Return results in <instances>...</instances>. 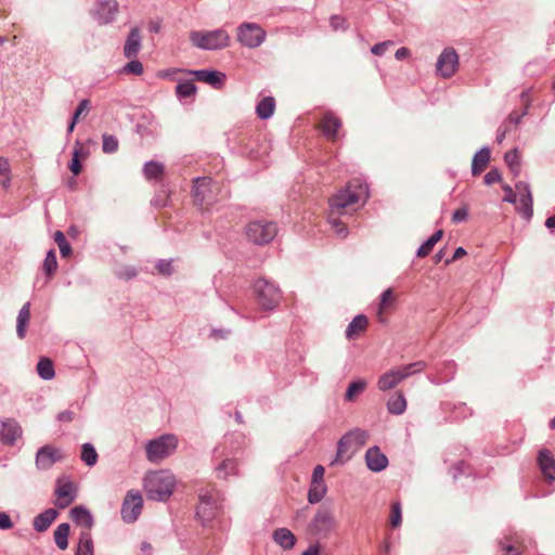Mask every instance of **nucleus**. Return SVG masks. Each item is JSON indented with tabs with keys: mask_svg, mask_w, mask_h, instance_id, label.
I'll return each instance as SVG.
<instances>
[{
	"mask_svg": "<svg viewBox=\"0 0 555 555\" xmlns=\"http://www.w3.org/2000/svg\"><path fill=\"white\" fill-rule=\"evenodd\" d=\"M367 196V186L360 179H353L330 198V214L351 215L365 203Z\"/></svg>",
	"mask_w": 555,
	"mask_h": 555,
	"instance_id": "obj_1",
	"label": "nucleus"
},
{
	"mask_svg": "<svg viewBox=\"0 0 555 555\" xmlns=\"http://www.w3.org/2000/svg\"><path fill=\"white\" fill-rule=\"evenodd\" d=\"M175 486L176 478L169 470L151 472L144 478V490L150 500L167 501Z\"/></svg>",
	"mask_w": 555,
	"mask_h": 555,
	"instance_id": "obj_2",
	"label": "nucleus"
},
{
	"mask_svg": "<svg viewBox=\"0 0 555 555\" xmlns=\"http://www.w3.org/2000/svg\"><path fill=\"white\" fill-rule=\"evenodd\" d=\"M192 192L194 204L203 210H208L227 196L222 185L209 177L195 179Z\"/></svg>",
	"mask_w": 555,
	"mask_h": 555,
	"instance_id": "obj_3",
	"label": "nucleus"
},
{
	"mask_svg": "<svg viewBox=\"0 0 555 555\" xmlns=\"http://www.w3.org/2000/svg\"><path fill=\"white\" fill-rule=\"evenodd\" d=\"M191 43L203 50H217L230 44V36L224 29L193 30L189 35Z\"/></svg>",
	"mask_w": 555,
	"mask_h": 555,
	"instance_id": "obj_4",
	"label": "nucleus"
},
{
	"mask_svg": "<svg viewBox=\"0 0 555 555\" xmlns=\"http://www.w3.org/2000/svg\"><path fill=\"white\" fill-rule=\"evenodd\" d=\"M178 447V438L172 434H165L149 441L145 446L146 459L152 463H158L170 456Z\"/></svg>",
	"mask_w": 555,
	"mask_h": 555,
	"instance_id": "obj_5",
	"label": "nucleus"
},
{
	"mask_svg": "<svg viewBox=\"0 0 555 555\" xmlns=\"http://www.w3.org/2000/svg\"><path fill=\"white\" fill-rule=\"evenodd\" d=\"M424 369L423 362H415L403 366L393 367L382 374L377 380V387L382 391H388L399 385L404 378L421 372Z\"/></svg>",
	"mask_w": 555,
	"mask_h": 555,
	"instance_id": "obj_6",
	"label": "nucleus"
},
{
	"mask_svg": "<svg viewBox=\"0 0 555 555\" xmlns=\"http://www.w3.org/2000/svg\"><path fill=\"white\" fill-rule=\"evenodd\" d=\"M254 292L258 304L264 310H272L278 307L282 298L280 289L264 279L255 282Z\"/></svg>",
	"mask_w": 555,
	"mask_h": 555,
	"instance_id": "obj_7",
	"label": "nucleus"
},
{
	"mask_svg": "<svg viewBox=\"0 0 555 555\" xmlns=\"http://www.w3.org/2000/svg\"><path fill=\"white\" fill-rule=\"evenodd\" d=\"M236 37L242 46L255 49L264 42L267 33L259 24L242 23L236 28Z\"/></svg>",
	"mask_w": 555,
	"mask_h": 555,
	"instance_id": "obj_8",
	"label": "nucleus"
},
{
	"mask_svg": "<svg viewBox=\"0 0 555 555\" xmlns=\"http://www.w3.org/2000/svg\"><path fill=\"white\" fill-rule=\"evenodd\" d=\"M278 234V228L271 221H253L246 227V236L255 244H267Z\"/></svg>",
	"mask_w": 555,
	"mask_h": 555,
	"instance_id": "obj_9",
	"label": "nucleus"
},
{
	"mask_svg": "<svg viewBox=\"0 0 555 555\" xmlns=\"http://www.w3.org/2000/svg\"><path fill=\"white\" fill-rule=\"evenodd\" d=\"M218 493L214 490L199 494V502L196 507V516L205 525L212 520L218 514Z\"/></svg>",
	"mask_w": 555,
	"mask_h": 555,
	"instance_id": "obj_10",
	"label": "nucleus"
},
{
	"mask_svg": "<svg viewBox=\"0 0 555 555\" xmlns=\"http://www.w3.org/2000/svg\"><path fill=\"white\" fill-rule=\"evenodd\" d=\"M143 508V499L138 491L127 492L122 506H121V518L126 522H134L140 516Z\"/></svg>",
	"mask_w": 555,
	"mask_h": 555,
	"instance_id": "obj_11",
	"label": "nucleus"
},
{
	"mask_svg": "<svg viewBox=\"0 0 555 555\" xmlns=\"http://www.w3.org/2000/svg\"><path fill=\"white\" fill-rule=\"evenodd\" d=\"M64 454L62 450L52 444H46L38 449L36 453V466L38 469L48 470L55 463L62 461Z\"/></svg>",
	"mask_w": 555,
	"mask_h": 555,
	"instance_id": "obj_12",
	"label": "nucleus"
},
{
	"mask_svg": "<svg viewBox=\"0 0 555 555\" xmlns=\"http://www.w3.org/2000/svg\"><path fill=\"white\" fill-rule=\"evenodd\" d=\"M459 67V56L454 49L448 48L442 51L437 61V73L442 78H450Z\"/></svg>",
	"mask_w": 555,
	"mask_h": 555,
	"instance_id": "obj_13",
	"label": "nucleus"
},
{
	"mask_svg": "<svg viewBox=\"0 0 555 555\" xmlns=\"http://www.w3.org/2000/svg\"><path fill=\"white\" fill-rule=\"evenodd\" d=\"M55 502L54 504L63 509L74 502L77 494V487L74 482L68 480L59 479L55 487Z\"/></svg>",
	"mask_w": 555,
	"mask_h": 555,
	"instance_id": "obj_14",
	"label": "nucleus"
},
{
	"mask_svg": "<svg viewBox=\"0 0 555 555\" xmlns=\"http://www.w3.org/2000/svg\"><path fill=\"white\" fill-rule=\"evenodd\" d=\"M337 527L333 513L328 509H319L314 515L310 528L314 533L327 534Z\"/></svg>",
	"mask_w": 555,
	"mask_h": 555,
	"instance_id": "obj_15",
	"label": "nucleus"
},
{
	"mask_svg": "<svg viewBox=\"0 0 555 555\" xmlns=\"http://www.w3.org/2000/svg\"><path fill=\"white\" fill-rule=\"evenodd\" d=\"M519 205L517 206L518 211L525 217L530 218L532 216L533 199L530 191V186L527 182L520 181L515 185Z\"/></svg>",
	"mask_w": 555,
	"mask_h": 555,
	"instance_id": "obj_16",
	"label": "nucleus"
},
{
	"mask_svg": "<svg viewBox=\"0 0 555 555\" xmlns=\"http://www.w3.org/2000/svg\"><path fill=\"white\" fill-rule=\"evenodd\" d=\"M22 436V427L13 418L0 420V441L12 446Z\"/></svg>",
	"mask_w": 555,
	"mask_h": 555,
	"instance_id": "obj_17",
	"label": "nucleus"
},
{
	"mask_svg": "<svg viewBox=\"0 0 555 555\" xmlns=\"http://www.w3.org/2000/svg\"><path fill=\"white\" fill-rule=\"evenodd\" d=\"M340 127L341 120L332 112L325 113L318 124L320 131L331 141L337 139Z\"/></svg>",
	"mask_w": 555,
	"mask_h": 555,
	"instance_id": "obj_18",
	"label": "nucleus"
},
{
	"mask_svg": "<svg viewBox=\"0 0 555 555\" xmlns=\"http://www.w3.org/2000/svg\"><path fill=\"white\" fill-rule=\"evenodd\" d=\"M538 464H539V467H540L544 478L548 481H554L555 480V459L552 455L550 450L543 449L539 452Z\"/></svg>",
	"mask_w": 555,
	"mask_h": 555,
	"instance_id": "obj_19",
	"label": "nucleus"
},
{
	"mask_svg": "<svg viewBox=\"0 0 555 555\" xmlns=\"http://www.w3.org/2000/svg\"><path fill=\"white\" fill-rule=\"evenodd\" d=\"M141 34L138 27H133L124 46V55L127 59H135L141 49Z\"/></svg>",
	"mask_w": 555,
	"mask_h": 555,
	"instance_id": "obj_20",
	"label": "nucleus"
},
{
	"mask_svg": "<svg viewBox=\"0 0 555 555\" xmlns=\"http://www.w3.org/2000/svg\"><path fill=\"white\" fill-rule=\"evenodd\" d=\"M367 467L373 472H380L386 468L388 460L378 448H370L365 453Z\"/></svg>",
	"mask_w": 555,
	"mask_h": 555,
	"instance_id": "obj_21",
	"label": "nucleus"
},
{
	"mask_svg": "<svg viewBox=\"0 0 555 555\" xmlns=\"http://www.w3.org/2000/svg\"><path fill=\"white\" fill-rule=\"evenodd\" d=\"M69 514L73 521L82 528L81 531L90 532L93 526V518L88 509L82 506H76L70 509Z\"/></svg>",
	"mask_w": 555,
	"mask_h": 555,
	"instance_id": "obj_22",
	"label": "nucleus"
},
{
	"mask_svg": "<svg viewBox=\"0 0 555 555\" xmlns=\"http://www.w3.org/2000/svg\"><path fill=\"white\" fill-rule=\"evenodd\" d=\"M369 326V319L364 314H358L349 323L346 330V337L349 340L357 339Z\"/></svg>",
	"mask_w": 555,
	"mask_h": 555,
	"instance_id": "obj_23",
	"label": "nucleus"
},
{
	"mask_svg": "<svg viewBox=\"0 0 555 555\" xmlns=\"http://www.w3.org/2000/svg\"><path fill=\"white\" fill-rule=\"evenodd\" d=\"M396 299L397 298L392 288H387L385 292H383L377 310V319L379 322H386V314L393 308Z\"/></svg>",
	"mask_w": 555,
	"mask_h": 555,
	"instance_id": "obj_24",
	"label": "nucleus"
},
{
	"mask_svg": "<svg viewBox=\"0 0 555 555\" xmlns=\"http://www.w3.org/2000/svg\"><path fill=\"white\" fill-rule=\"evenodd\" d=\"M57 511L48 508L34 518L33 525L36 531L44 532L57 518Z\"/></svg>",
	"mask_w": 555,
	"mask_h": 555,
	"instance_id": "obj_25",
	"label": "nucleus"
},
{
	"mask_svg": "<svg viewBox=\"0 0 555 555\" xmlns=\"http://www.w3.org/2000/svg\"><path fill=\"white\" fill-rule=\"evenodd\" d=\"M118 11V3L116 0H106L100 3L99 9L96 11L98 17L101 23L106 24L109 23L116 15Z\"/></svg>",
	"mask_w": 555,
	"mask_h": 555,
	"instance_id": "obj_26",
	"label": "nucleus"
},
{
	"mask_svg": "<svg viewBox=\"0 0 555 555\" xmlns=\"http://www.w3.org/2000/svg\"><path fill=\"white\" fill-rule=\"evenodd\" d=\"M490 150L487 147L481 149L477 152L473 158L472 163V173L473 176H479L485 171L489 162H490Z\"/></svg>",
	"mask_w": 555,
	"mask_h": 555,
	"instance_id": "obj_27",
	"label": "nucleus"
},
{
	"mask_svg": "<svg viewBox=\"0 0 555 555\" xmlns=\"http://www.w3.org/2000/svg\"><path fill=\"white\" fill-rule=\"evenodd\" d=\"M353 449L354 447L352 446V442L349 440V437L347 435H344L338 441L337 454L335 460L332 462V465L336 463L346 462L350 457L349 452Z\"/></svg>",
	"mask_w": 555,
	"mask_h": 555,
	"instance_id": "obj_28",
	"label": "nucleus"
},
{
	"mask_svg": "<svg viewBox=\"0 0 555 555\" xmlns=\"http://www.w3.org/2000/svg\"><path fill=\"white\" fill-rule=\"evenodd\" d=\"M197 80L207 82L211 86H217L223 82L225 76L219 72H210V70H194L191 72Z\"/></svg>",
	"mask_w": 555,
	"mask_h": 555,
	"instance_id": "obj_29",
	"label": "nucleus"
},
{
	"mask_svg": "<svg viewBox=\"0 0 555 555\" xmlns=\"http://www.w3.org/2000/svg\"><path fill=\"white\" fill-rule=\"evenodd\" d=\"M30 319V304L26 302L18 312L16 333L20 338H24L27 331V325Z\"/></svg>",
	"mask_w": 555,
	"mask_h": 555,
	"instance_id": "obj_30",
	"label": "nucleus"
},
{
	"mask_svg": "<svg viewBox=\"0 0 555 555\" xmlns=\"http://www.w3.org/2000/svg\"><path fill=\"white\" fill-rule=\"evenodd\" d=\"M273 539L283 548H292L296 542L295 535L286 528L276 529Z\"/></svg>",
	"mask_w": 555,
	"mask_h": 555,
	"instance_id": "obj_31",
	"label": "nucleus"
},
{
	"mask_svg": "<svg viewBox=\"0 0 555 555\" xmlns=\"http://www.w3.org/2000/svg\"><path fill=\"white\" fill-rule=\"evenodd\" d=\"M69 525L67 522L60 524L54 530L53 537L56 546L64 551L68 547V535H69Z\"/></svg>",
	"mask_w": 555,
	"mask_h": 555,
	"instance_id": "obj_32",
	"label": "nucleus"
},
{
	"mask_svg": "<svg viewBox=\"0 0 555 555\" xmlns=\"http://www.w3.org/2000/svg\"><path fill=\"white\" fill-rule=\"evenodd\" d=\"M388 412L395 415L402 414L406 409V400L402 392H396L387 402Z\"/></svg>",
	"mask_w": 555,
	"mask_h": 555,
	"instance_id": "obj_33",
	"label": "nucleus"
},
{
	"mask_svg": "<svg viewBox=\"0 0 555 555\" xmlns=\"http://www.w3.org/2000/svg\"><path fill=\"white\" fill-rule=\"evenodd\" d=\"M76 555H93V541L90 532L80 531Z\"/></svg>",
	"mask_w": 555,
	"mask_h": 555,
	"instance_id": "obj_34",
	"label": "nucleus"
},
{
	"mask_svg": "<svg viewBox=\"0 0 555 555\" xmlns=\"http://www.w3.org/2000/svg\"><path fill=\"white\" fill-rule=\"evenodd\" d=\"M327 488L324 482L311 481L308 491V501L311 504L319 503L326 494Z\"/></svg>",
	"mask_w": 555,
	"mask_h": 555,
	"instance_id": "obj_35",
	"label": "nucleus"
},
{
	"mask_svg": "<svg viewBox=\"0 0 555 555\" xmlns=\"http://www.w3.org/2000/svg\"><path fill=\"white\" fill-rule=\"evenodd\" d=\"M275 101L272 96L263 98L257 105L256 112L259 118L267 119L274 113Z\"/></svg>",
	"mask_w": 555,
	"mask_h": 555,
	"instance_id": "obj_36",
	"label": "nucleus"
},
{
	"mask_svg": "<svg viewBox=\"0 0 555 555\" xmlns=\"http://www.w3.org/2000/svg\"><path fill=\"white\" fill-rule=\"evenodd\" d=\"M37 373L43 379H52L55 375L52 360L46 357L40 358L37 364Z\"/></svg>",
	"mask_w": 555,
	"mask_h": 555,
	"instance_id": "obj_37",
	"label": "nucleus"
},
{
	"mask_svg": "<svg viewBox=\"0 0 555 555\" xmlns=\"http://www.w3.org/2000/svg\"><path fill=\"white\" fill-rule=\"evenodd\" d=\"M237 464L234 460H224L216 468V475L219 479H227L230 475H235Z\"/></svg>",
	"mask_w": 555,
	"mask_h": 555,
	"instance_id": "obj_38",
	"label": "nucleus"
},
{
	"mask_svg": "<svg viewBox=\"0 0 555 555\" xmlns=\"http://www.w3.org/2000/svg\"><path fill=\"white\" fill-rule=\"evenodd\" d=\"M352 442L354 450L362 448L369 440V433L364 429L356 428L346 434Z\"/></svg>",
	"mask_w": 555,
	"mask_h": 555,
	"instance_id": "obj_39",
	"label": "nucleus"
},
{
	"mask_svg": "<svg viewBox=\"0 0 555 555\" xmlns=\"http://www.w3.org/2000/svg\"><path fill=\"white\" fill-rule=\"evenodd\" d=\"M143 172L149 180H159L164 173V165L157 162H149L144 165Z\"/></svg>",
	"mask_w": 555,
	"mask_h": 555,
	"instance_id": "obj_40",
	"label": "nucleus"
},
{
	"mask_svg": "<svg viewBox=\"0 0 555 555\" xmlns=\"http://www.w3.org/2000/svg\"><path fill=\"white\" fill-rule=\"evenodd\" d=\"M500 545L505 551L504 555H520L525 548L524 544L517 539L505 538L500 542Z\"/></svg>",
	"mask_w": 555,
	"mask_h": 555,
	"instance_id": "obj_41",
	"label": "nucleus"
},
{
	"mask_svg": "<svg viewBox=\"0 0 555 555\" xmlns=\"http://www.w3.org/2000/svg\"><path fill=\"white\" fill-rule=\"evenodd\" d=\"M366 388V382L363 379H359L356 382H352L345 393V400L346 401H354Z\"/></svg>",
	"mask_w": 555,
	"mask_h": 555,
	"instance_id": "obj_42",
	"label": "nucleus"
},
{
	"mask_svg": "<svg viewBox=\"0 0 555 555\" xmlns=\"http://www.w3.org/2000/svg\"><path fill=\"white\" fill-rule=\"evenodd\" d=\"M11 182V167L7 158L0 157V185L8 189Z\"/></svg>",
	"mask_w": 555,
	"mask_h": 555,
	"instance_id": "obj_43",
	"label": "nucleus"
},
{
	"mask_svg": "<svg viewBox=\"0 0 555 555\" xmlns=\"http://www.w3.org/2000/svg\"><path fill=\"white\" fill-rule=\"evenodd\" d=\"M80 457L88 466H93L98 462V453L91 443L82 446Z\"/></svg>",
	"mask_w": 555,
	"mask_h": 555,
	"instance_id": "obj_44",
	"label": "nucleus"
},
{
	"mask_svg": "<svg viewBox=\"0 0 555 555\" xmlns=\"http://www.w3.org/2000/svg\"><path fill=\"white\" fill-rule=\"evenodd\" d=\"M103 143H102V150L106 154H112L117 152L119 142L115 135L104 133L103 137Z\"/></svg>",
	"mask_w": 555,
	"mask_h": 555,
	"instance_id": "obj_45",
	"label": "nucleus"
},
{
	"mask_svg": "<svg viewBox=\"0 0 555 555\" xmlns=\"http://www.w3.org/2000/svg\"><path fill=\"white\" fill-rule=\"evenodd\" d=\"M130 62L127 63L121 69H120V74H126V75H135V76H140L143 74V65L140 61L135 60V59H129Z\"/></svg>",
	"mask_w": 555,
	"mask_h": 555,
	"instance_id": "obj_46",
	"label": "nucleus"
},
{
	"mask_svg": "<svg viewBox=\"0 0 555 555\" xmlns=\"http://www.w3.org/2000/svg\"><path fill=\"white\" fill-rule=\"evenodd\" d=\"M54 241L60 248L62 257H68L72 254V247L67 243L63 232L56 231L54 233Z\"/></svg>",
	"mask_w": 555,
	"mask_h": 555,
	"instance_id": "obj_47",
	"label": "nucleus"
},
{
	"mask_svg": "<svg viewBox=\"0 0 555 555\" xmlns=\"http://www.w3.org/2000/svg\"><path fill=\"white\" fill-rule=\"evenodd\" d=\"M196 91V87L193 81H183L179 82L176 88V92L181 98H189L193 95Z\"/></svg>",
	"mask_w": 555,
	"mask_h": 555,
	"instance_id": "obj_48",
	"label": "nucleus"
},
{
	"mask_svg": "<svg viewBox=\"0 0 555 555\" xmlns=\"http://www.w3.org/2000/svg\"><path fill=\"white\" fill-rule=\"evenodd\" d=\"M57 268L56 255L53 249L49 250L43 261V270L48 275H52Z\"/></svg>",
	"mask_w": 555,
	"mask_h": 555,
	"instance_id": "obj_49",
	"label": "nucleus"
},
{
	"mask_svg": "<svg viewBox=\"0 0 555 555\" xmlns=\"http://www.w3.org/2000/svg\"><path fill=\"white\" fill-rule=\"evenodd\" d=\"M504 159H505L506 165L512 170H518L520 159H519V154H518L517 150H512V151L507 152L504 156Z\"/></svg>",
	"mask_w": 555,
	"mask_h": 555,
	"instance_id": "obj_50",
	"label": "nucleus"
},
{
	"mask_svg": "<svg viewBox=\"0 0 555 555\" xmlns=\"http://www.w3.org/2000/svg\"><path fill=\"white\" fill-rule=\"evenodd\" d=\"M402 516H401V506L399 502H395L391 505L390 512V525L393 528H397L401 525Z\"/></svg>",
	"mask_w": 555,
	"mask_h": 555,
	"instance_id": "obj_51",
	"label": "nucleus"
},
{
	"mask_svg": "<svg viewBox=\"0 0 555 555\" xmlns=\"http://www.w3.org/2000/svg\"><path fill=\"white\" fill-rule=\"evenodd\" d=\"M330 223L332 229L340 236L345 237L347 235V229L345 224L338 219L337 215L330 214Z\"/></svg>",
	"mask_w": 555,
	"mask_h": 555,
	"instance_id": "obj_52",
	"label": "nucleus"
},
{
	"mask_svg": "<svg viewBox=\"0 0 555 555\" xmlns=\"http://www.w3.org/2000/svg\"><path fill=\"white\" fill-rule=\"evenodd\" d=\"M330 22L334 30H346L348 28L347 20L340 15H333Z\"/></svg>",
	"mask_w": 555,
	"mask_h": 555,
	"instance_id": "obj_53",
	"label": "nucleus"
},
{
	"mask_svg": "<svg viewBox=\"0 0 555 555\" xmlns=\"http://www.w3.org/2000/svg\"><path fill=\"white\" fill-rule=\"evenodd\" d=\"M468 217V208L467 206H463L461 208H457L453 215H452V222L453 223H460V222H463L467 219Z\"/></svg>",
	"mask_w": 555,
	"mask_h": 555,
	"instance_id": "obj_54",
	"label": "nucleus"
},
{
	"mask_svg": "<svg viewBox=\"0 0 555 555\" xmlns=\"http://www.w3.org/2000/svg\"><path fill=\"white\" fill-rule=\"evenodd\" d=\"M392 46H393V42L391 40H387V41H384V42L373 46L371 51L373 54L380 56L388 50L389 47H392Z\"/></svg>",
	"mask_w": 555,
	"mask_h": 555,
	"instance_id": "obj_55",
	"label": "nucleus"
},
{
	"mask_svg": "<svg viewBox=\"0 0 555 555\" xmlns=\"http://www.w3.org/2000/svg\"><path fill=\"white\" fill-rule=\"evenodd\" d=\"M89 109H90V101H89V100H87V99H85V100H82V101L79 103V105H78L77 109H76V111H75V113H74L73 118H74L75 120H77V121H78V120H79V118H80V116H81L82 114H87V113L89 112Z\"/></svg>",
	"mask_w": 555,
	"mask_h": 555,
	"instance_id": "obj_56",
	"label": "nucleus"
},
{
	"mask_svg": "<svg viewBox=\"0 0 555 555\" xmlns=\"http://www.w3.org/2000/svg\"><path fill=\"white\" fill-rule=\"evenodd\" d=\"M501 180L502 175L498 169H492L485 176V183L488 185L500 182Z\"/></svg>",
	"mask_w": 555,
	"mask_h": 555,
	"instance_id": "obj_57",
	"label": "nucleus"
},
{
	"mask_svg": "<svg viewBox=\"0 0 555 555\" xmlns=\"http://www.w3.org/2000/svg\"><path fill=\"white\" fill-rule=\"evenodd\" d=\"M156 269L162 275H170L172 273L171 261L159 260L156 264Z\"/></svg>",
	"mask_w": 555,
	"mask_h": 555,
	"instance_id": "obj_58",
	"label": "nucleus"
},
{
	"mask_svg": "<svg viewBox=\"0 0 555 555\" xmlns=\"http://www.w3.org/2000/svg\"><path fill=\"white\" fill-rule=\"evenodd\" d=\"M435 245H436V244H434V242H431V241H430V238H428V240H427V241H426V242H425V243H424V244L418 248V250H417V257H420V258H424V257L428 256V255L431 253V250H433V248H434V246H435Z\"/></svg>",
	"mask_w": 555,
	"mask_h": 555,
	"instance_id": "obj_59",
	"label": "nucleus"
},
{
	"mask_svg": "<svg viewBox=\"0 0 555 555\" xmlns=\"http://www.w3.org/2000/svg\"><path fill=\"white\" fill-rule=\"evenodd\" d=\"M89 155V151L86 150L80 141L75 142L73 156L77 158L86 159Z\"/></svg>",
	"mask_w": 555,
	"mask_h": 555,
	"instance_id": "obj_60",
	"label": "nucleus"
},
{
	"mask_svg": "<svg viewBox=\"0 0 555 555\" xmlns=\"http://www.w3.org/2000/svg\"><path fill=\"white\" fill-rule=\"evenodd\" d=\"M502 189L505 192V196H504L503 201L512 203V204H516L517 193H515L514 190L507 184L503 185Z\"/></svg>",
	"mask_w": 555,
	"mask_h": 555,
	"instance_id": "obj_61",
	"label": "nucleus"
},
{
	"mask_svg": "<svg viewBox=\"0 0 555 555\" xmlns=\"http://www.w3.org/2000/svg\"><path fill=\"white\" fill-rule=\"evenodd\" d=\"M13 527V522L7 513L0 512V529L8 530Z\"/></svg>",
	"mask_w": 555,
	"mask_h": 555,
	"instance_id": "obj_62",
	"label": "nucleus"
},
{
	"mask_svg": "<svg viewBox=\"0 0 555 555\" xmlns=\"http://www.w3.org/2000/svg\"><path fill=\"white\" fill-rule=\"evenodd\" d=\"M324 467L322 465H317L313 469L311 481L324 482Z\"/></svg>",
	"mask_w": 555,
	"mask_h": 555,
	"instance_id": "obj_63",
	"label": "nucleus"
},
{
	"mask_svg": "<svg viewBox=\"0 0 555 555\" xmlns=\"http://www.w3.org/2000/svg\"><path fill=\"white\" fill-rule=\"evenodd\" d=\"M69 169L74 175H76V176L79 175L81 171L80 158L73 156L72 163L69 165Z\"/></svg>",
	"mask_w": 555,
	"mask_h": 555,
	"instance_id": "obj_64",
	"label": "nucleus"
}]
</instances>
